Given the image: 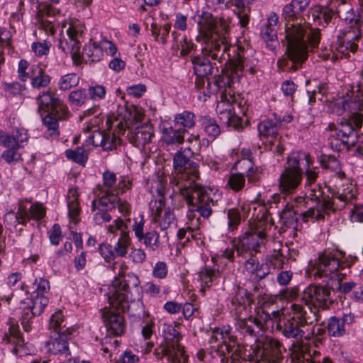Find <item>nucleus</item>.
Wrapping results in <instances>:
<instances>
[{
	"instance_id": "obj_1",
	"label": "nucleus",
	"mask_w": 363,
	"mask_h": 363,
	"mask_svg": "<svg viewBox=\"0 0 363 363\" xmlns=\"http://www.w3.org/2000/svg\"><path fill=\"white\" fill-rule=\"evenodd\" d=\"M285 39L286 51L284 55L277 60V69L279 72H295L302 67L308 59L307 43L313 47L318 46L320 33L319 29L312 28L304 21L303 23L287 24Z\"/></svg>"
},
{
	"instance_id": "obj_2",
	"label": "nucleus",
	"mask_w": 363,
	"mask_h": 363,
	"mask_svg": "<svg viewBox=\"0 0 363 363\" xmlns=\"http://www.w3.org/2000/svg\"><path fill=\"white\" fill-rule=\"evenodd\" d=\"M127 269L128 266L125 262L120 264L118 276L112 281L109 287L108 302L122 312L127 311L130 316L140 318L147 315L141 301L142 287L140 279L134 273L125 274Z\"/></svg>"
},
{
	"instance_id": "obj_3",
	"label": "nucleus",
	"mask_w": 363,
	"mask_h": 363,
	"mask_svg": "<svg viewBox=\"0 0 363 363\" xmlns=\"http://www.w3.org/2000/svg\"><path fill=\"white\" fill-rule=\"evenodd\" d=\"M320 164L324 169L334 172L325 187L333 197L337 199L336 208L343 209L352 204L357 195V185L341 170L340 161L334 156H325Z\"/></svg>"
},
{
	"instance_id": "obj_4",
	"label": "nucleus",
	"mask_w": 363,
	"mask_h": 363,
	"mask_svg": "<svg viewBox=\"0 0 363 363\" xmlns=\"http://www.w3.org/2000/svg\"><path fill=\"white\" fill-rule=\"evenodd\" d=\"M363 125V113L357 111L350 114L337 124L329 123L328 145L335 152H340L343 147L347 150L354 146L358 138V130Z\"/></svg>"
},
{
	"instance_id": "obj_5",
	"label": "nucleus",
	"mask_w": 363,
	"mask_h": 363,
	"mask_svg": "<svg viewBox=\"0 0 363 363\" xmlns=\"http://www.w3.org/2000/svg\"><path fill=\"white\" fill-rule=\"evenodd\" d=\"M292 315L277 323V329L286 338L294 339L295 342H303L306 335V328L319 320L320 315L310 308L294 303L291 306Z\"/></svg>"
},
{
	"instance_id": "obj_6",
	"label": "nucleus",
	"mask_w": 363,
	"mask_h": 363,
	"mask_svg": "<svg viewBox=\"0 0 363 363\" xmlns=\"http://www.w3.org/2000/svg\"><path fill=\"white\" fill-rule=\"evenodd\" d=\"M194 152L190 147L181 148L173 156V172L171 183L177 186L179 194L183 188L199 185V164L191 160Z\"/></svg>"
},
{
	"instance_id": "obj_7",
	"label": "nucleus",
	"mask_w": 363,
	"mask_h": 363,
	"mask_svg": "<svg viewBox=\"0 0 363 363\" xmlns=\"http://www.w3.org/2000/svg\"><path fill=\"white\" fill-rule=\"evenodd\" d=\"M230 51V46L223 40H214L208 42L202 48L201 55L191 56L194 72L196 76H208L213 74L214 67L218 69L216 62L222 63L226 60L227 53Z\"/></svg>"
},
{
	"instance_id": "obj_8",
	"label": "nucleus",
	"mask_w": 363,
	"mask_h": 363,
	"mask_svg": "<svg viewBox=\"0 0 363 363\" xmlns=\"http://www.w3.org/2000/svg\"><path fill=\"white\" fill-rule=\"evenodd\" d=\"M272 218L268 215L263 214L261 219L258 221L257 225L262 227L263 222L265 223V227L259 231H247L238 240H233V247L236 250L237 255L243 258H247L248 255H256L260 252V247L264 244V240L267 237L264 230L267 226L272 225Z\"/></svg>"
},
{
	"instance_id": "obj_9",
	"label": "nucleus",
	"mask_w": 363,
	"mask_h": 363,
	"mask_svg": "<svg viewBox=\"0 0 363 363\" xmlns=\"http://www.w3.org/2000/svg\"><path fill=\"white\" fill-rule=\"evenodd\" d=\"M238 48H233V55L227 53V62L225 67L222 69L221 74H218L214 79V84L218 89H225L221 91V94L227 91V88L231 89L235 83L238 82L243 74V68L245 67L243 57L244 50H239ZM227 96L228 93L226 91Z\"/></svg>"
},
{
	"instance_id": "obj_10",
	"label": "nucleus",
	"mask_w": 363,
	"mask_h": 363,
	"mask_svg": "<svg viewBox=\"0 0 363 363\" xmlns=\"http://www.w3.org/2000/svg\"><path fill=\"white\" fill-rule=\"evenodd\" d=\"M344 269L340 259L331 252L320 254L312 266V272L315 279H322L325 285L329 286L331 281L337 278H345V274L341 272Z\"/></svg>"
},
{
	"instance_id": "obj_11",
	"label": "nucleus",
	"mask_w": 363,
	"mask_h": 363,
	"mask_svg": "<svg viewBox=\"0 0 363 363\" xmlns=\"http://www.w3.org/2000/svg\"><path fill=\"white\" fill-rule=\"evenodd\" d=\"M179 194L191 207V212L196 211L204 218H208L212 215V207L216 205V201L206 194L201 184L194 185L190 189L184 187Z\"/></svg>"
},
{
	"instance_id": "obj_12",
	"label": "nucleus",
	"mask_w": 363,
	"mask_h": 363,
	"mask_svg": "<svg viewBox=\"0 0 363 363\" xmlns=\"http://www.w3.org/2000/svg\"><path fill=\"white\" fill-rule=\"evenodd\" d=\"M318 174L319 172L317 171V167H309L304 171L305 188L307 190L308 198L317 202L325 211L337 209L335 204L337 199L333 197L331 194L330 196L325 195L321 184L316 183Z\"/></svg>"
},
{
	"instance_id": "obj_13",
	"label": "nucleus",
	"mask_w": 363,
	"mask_h": 363,
	"mask_svg": "<svg viewBox=\"0 0 363 363\" xmlns=\"http://www.w3.org/2000/svg\"><path fill=\"white\" fill-rule=\"evenodd\" d=\"M332 291L324 281L319 284L309 285L302 294L301 301L305 305L303 307L310 308L318 314V308L325 309L333 304V301L330 296Z\"/></svg>"
},
{
	"instance_id": "obj_14",
	"label": "nucleus",
	"mask_w": 363,
	"mask_h": 363,
	"mask_svg": "<svg viewBox=\"0 0 363 363\" xmlns=\"http://www.w3.org/2000/svg\"><path fill=\"white\" fill-rule=\"evenodd\" d=\"M37 101L38 111L41 116H43L42 111L48 113H55L60 119H67L70 116V112L67 106L50 89L39 94Z\"/></svg>"
},
{
	"instance_id": "obj_15",
	"label": "nucleus",
	"mask_w": 363,
	"mask_h": 363,
	"mask_svg": "<svg viewBox=\"0 0 363 363\" xmlns=\"http://www.w3.org/2000/svg\"><path fill=\"white\" fill-rule=\"evenodd\" d=\"M84 33L79 23H72L67 30V37L59 40L58 48L66 55L69 54L73 60L80 57L81 43L79 38Z\"/></svg>"
},
{
	"instance_id": "obj_16",
	"label": "nucleus",
	"mask_w": 363,
	"mask_h": 363,
	"mask_svg": "<svg viewBox=\"0 0 363 363\" xmlns=\"http://www.w3.org/2000/svg\"><path fill=\"white\" fill-rule=\"evenodd\" d=\"M7 325L9 330L5 333L2 342L8 345L11 352L17 356L23 357L29 354L28 347L21 336L18 321L14 318H10Z\"/></svg>"
},
{
	"instance_id": "obj_17",
	"label": "nucleus",
	"mask_w": 363,
	"mask_h": 363,
	"mask_svg": "<svg viewBox=\"0 0 363 363\" xmlns=\"http://www.w3.org/2000/svg\"><path fill=\"white\" fill-rule=\"evenodd\" d=\"M102 309V318L107 331L114 336L122 335L125 330V321L121 309L112 306Z\"/></svg>"
},
{
	"instance_id": "obj_18",
	"label": "nucleus",
	"mask_w": 363,
	"mask_h": 363,
	"mask_svg": "<svg viewBox=\"0 0 363 363\" xmlns=\"http://www.w3.org/2000/svg\"><path fill=\"white\" fill-rule=\"evenodd\" d=\"M229 308L235 316L250 313L251 305L254 302L252 295L246 289L237 286L230 298Z\"/></svg>"
},
{
	"instance_id": "obj_19",
	"label": "nucleus",
	"mask_w": 363,
	"mask_h": 363,
	"mask_svg": "<svg viewBox=\"0 0 363 363\" xmlns=\"http://www.w3.org/2000/svg\"><path fill=\"white\" fill-rule=\"evenodd\" d=\"M74 332V328L68 327L65 330L54 334V336H52L51 340L46 344L48 352L50 354L62 355L65 357L70 356L69 342L71 340Z\"/></svg>"
},
{
	"instance_id": "obj_20",
	"label": "nucleus",
	"mask_w": 363,
	"mask_h": 363,
	"mask_svg": "<svg viewBox=\"0 0 363 363\" xmlns=\"http://www.w3.org/2000/svg\"><path fill=\"white\" fill-rule=\"evenodd\" d=\"M106 138L101 147L104 150L116 149L121 143L120 135L125 132V125L118 122V118L108 116L106 119Z\"/></svg>"
},
{
	"instance_id": "obj_21",
	"label": "nucleus",
	"mask_w": 363,
	"mask_h": 363,
	"mask_svg": "<svg viewBox=\"0 0 363 363\" xmlns=\"http://www.w3.org/2000/svg\"><path fill=\"white\" fill-rule=\"evenodd\" d=\"M107 229L111 233H116V231L120 232V238L114 246L113 250L118 257L125 256L131 242L127 223L124 220L118 218L113 221V224L109 225Z\"/></svg>"
},
{
	"instance_id": "obj_22",
	"label": "nucleus",
	"mask_w": 363,
	"mask_h": 363,
	"mask_svg": "<svg viewBox=\"0 0 363 363\" xmlns=\"http://www.w3.org/2000/svg\"><path fill=\"white\" fill-rule=\"evenodd\" d=\"M145 220L143 217L139 221L135 220L133 225L134 235L140 243L143 244L151 250H156L160 246V234L155 230L144 232Z\"/></svg>"
},
{
	"instance_id": "obj_23",
	"label": "nucleus",
	"mask_w": 363,
	"mask_h": 363,
	"mask_svg": "<svg viewBox=\"0 0 363 363\" xmlns=\"http://www.w3.org/2000/svg\"><path fill=\"white\" fill-rule=\"evenodd\" d=\"M313 162L309 153L304 151H296L292 152L287 157L284 167L303 177L304 171L311 167Z\"/></svg>"
},
{
	"instance_id": "obj_24",
	"label": "nucleus",
	"mask_w": 363,
	"mask_h": 363,
	"mask_svg": "<svg viewBox=\"0 0 363 363\" xmlns=\"http://www.w3.org/2000/svg\"><path fill=\"white\" fill-rule=\"evenodd\" d=\"M303 178V176L284 167L278 179L279 191L286 195L294 194L301 186Z\"/></svg>"
},
{
	"instance_id": "obj_25",
	"label": "nucleus",
	"mask_w": 363,
	"mask_h": 363,
	"mask_svg": "<svg viewBox=\"0 0 363 363\" xmlns=\"http://www.w3.org/2000/svg\"><path fill=\"white\" fill-rule=\"evenodd\" d=\"M161 331L164 337L162 343L172 348V350H175L180 359H182V357H186L184 349L180 345L182 335L176 327L171 324L164 323L161 325Z\"/></svg>"
},
{
	"instance_id": "obj_26",
	"label": "nucleus",
	"mask_w": 363,
	"mask_h": 363,
	"mask_svg": "<svg viewBox=\"0 0 363 363\" xmlns=\"http://www.w3.org/2000/svg\"><path fill=\"white\" fill-rule=\"evenodd\" d=\"M262 352V356L269 363H279L283 359L282 345L277 339L264 337L259 341Z\"/></svg>"
},
{
	"instance_id": "obj_27",
	"label": "nucleus",
	"mask_w": 363,
	"mask_h": 363,
	"mask_svg": "<svg viewBox=\"0 0 363 363\" xmlns=\"http://www.w3.org/2000/svg\"><path fill=\"white\" fill-rule=\"evenodd\" d=\"M127 130L130 143L137 147H144L154 136L153 126L149 123L136 126L134 130L131 128Z\"/></svg>"
},
{
	"instance_id": "obj_28",
	"label": "nucleus",
	"mask_w": 363,
	"mask_h": 363,
	"mask_svg": "<svg viewBox=\"0 0 363 363\" xmlns=\"http://www.w3.org/2000/svg\"><path fill=\"white\" fill-rule=\"evenodd\" d=\"M342 39L338 36L337 42V49L340 52H344L345 50H349L350 52L354 53L358 49V42L362 37V30L359 27L349 26V28L342 33Z\"/></svg>"
},
{
	"instance_id": "obj_29",
	"label": "nucleus",
	"mask_w": 363,
	"mask_h": 363,
	"mask_svg": "<svg viewBox=\"0 0 363 363\" xmlns=\"http://www.w3.org/2000/svg\"><path fill=\"white\" fill-rule=\"evenodd\" d=\"M345 108L352 110H363V82L359 81L357 84L350 86L345 94V99L343 101Z\"/></svg>"
},
{
	"instance_id": "obj_30",
	"label": "nucleus",
	"mask_w": 363,
	"mask_h": 363,
	"mask_svg": "<svg viewBox=\"0 0 363 363\" xmlns=\"http://www.w3.org/2000/svg\"><path fill=\"white\" fill-rule=\"evenodd\" d=\"M278 22V16L276 13L272 12L261 28L260 36L266 42L267 46H270L269 43H273L277 41L276 27Z\"/></svg>"
},
{
	"instance_id": "obj_31",
	"label": "nucleus",
	"mask_w": 363,
	"mask_h": 363,
	"mask_svg": "<svg viewBox=\"0 0 363 363\" xmlns=\"http://www.w3.org/2000/svg\"><path fill=\"white\" fill-rule=\"evenodd\" d=\"M198 276L202 287L201 290H203L218 283L221 272L218 269L204 266L200 268Z\"/></svg>"
},
{
	"instance_id": "obj_32",
	"label": "nucleus",
	"mask_w": 363,
	"mask_h": 363,
	"mask_svg": "<svg viewBox=\"0 0 363 363\" xmlns=\"http://www.w3.org/2000/svg\"><path fill=\"white\" fill-rule=\"evenodd\" d=\"M143 110L137 106L130 105L125 106V111L123 117H116L118 122L125 125V130L130 129L134 123L141 121L144 118Z\"/></svg>"
},
{
	"instance_id": "obj_33",
	"label": "nucleus",
	"mask_w": 363,
	"mask_h": 363,
	"mask_svg": "<svg viewBox=\"0 0 363 363\" xmlns=\"http://www.w3.org/2000/svg\"><path fill=\"white\" fill-rule=\"evenodd\" d=\"M235 328L240 333L250 337H255L259 332L255 330L256 326L252 322V315L250 313L235 316Z\"/></svg>"
},
{
	"instance_id": "obj_34",
	"label": "nucleus",
	"mask_w": 363,
	"mask_h": 363,
	"mask_svg": "<svg viewBox=\"0 0 363 363\" xmlns=\"http://www.w3.org/2000/svg\"><path fill=\"white\" fill-rule=\"evenodd\" d=\"M255 1L256 0H234L233 5L236 8L234 12L239 18V23L241 27H246L248 25L251 11L250 5Z\"/></svg>"
},
{
	"instance_id": "obj_35",
	"label": "nucleus",
	"mask_w": 363,
	"mask_h": 363,
	"mask_svg": "<svg viewBox=\"0 0 363 363\" xmlns=\"http://www.w3.org/2000/svg\"><path fill=\"white\" fill-rule=\"evenodd\" d=\"M199 33L206 38H209L216 33L217 21L211 13H203L198 21Z\"/></svg>"
},
{
	"instance_id": "obj_36",
	"label": "nucleus",
	"mask_w": 363,
	"mask_h": 363,
	"mask_svg": "<svg viewBox=\"0 0 363 363\" xmlns=\"http://www.w3.org/2000/svg\"><path fill=\"white\" fill-rule=\"evenodd\" d=\"M233 349V345L230 343L221 342L216 346L211 345L208 353L213 359L219 360L220 363H228Z\"/></svg>"
},
{
	"instance_id": "obj_37",
	"label": "nucleus",
	"mask_w": 363,
	"mask_h": 363,
	"mask_svg": "<svg viewBox=\"0 0 363 363\" xmlns=\"http://www.w3.org/2000/svg\"><path fill=\"white\" fill-rule=\"evenodd\" d=\"M199 122L205 134L210 139L214 140L220 135V127L215 118L209 116H201L199 117Z\"/></svg>"
},
{
	"instance_id": "obj_38",
	"label": "nucleus",
	"mask_w": 363,
	"mask_h": 363,
	"mask_svg": "<svg viewBox=\"0 0 363 363\" xmlns=\"http://www.w3.org/2000/svg\"><path fill=\"white\" fill-rule=\"evenodd\" d=\"M336 13L340 18L350 24V26H357L359 12H356L350 4L342 2L339 4Z\"/></svg>"
},
{
	"instance_id": "obj_39",
	"label": "nucleus",
	"mask_w": 363,
	"mask_h": 363,
	"mask_svg": "<svg viewBox=\"0 0 363 363\" xmlns=\"http://www.w3.org/2000/svg\"><path fill=\"white\" fill-rule=\"evenodd\" d=\"M78 196L79 194L77 189H71L69 190L67 195L68 213L69 218L74 224L78 223L80 220L79 214L81 209Z\"/></svg>"
},
{
	"instance_id": "obj_40",
	"label": "nucleus",
	"mask_w": 363,
	"mask_h": 363,
	"mask_svg": "<svg viewBox=\"0 0 363 363\" xmlns=\"http://www.w3.org/2000/svg\"><path fill=\"white\" fill-rule=\"evenodd\" d=\"M31 85L33 88H45L49 85L51 81L50 75L38 65H33L30 71Z\"/></svg>"
},
{
	"instance_id": "obj_41",
	"label": "nucleus",
	"mask_w": 363,
	"mask_h": 363,
	"mask_svg": "<svg viewBox=\"0 0 363 363\" xmlns=\"http://www.w3.org/2000/svg\"><path fill=\"white\" fill-rule=\"evenodd\" d=\"M222 101L218 103L217 106V113L219 117L220 121L225 125L229 123L230 119L232 117V114L235 111L234 106L230 103V99H228L226 91L222 93L221 95Z\"/></svg>"
},
{
	"instance_id": "obj_42",
	"label": "nucleus",
	"mask_w": 363,
	"mask_h": 363,
	"mask_svg": "<svg viewBox=\"0 0 363 363\" xmlns=\"http://www.w3.org/2000/svg\"><path fill=\"white\" fill-rule=\"evenodd\" d=\"M187 130L173 127L164 128L162 130V138L167 145H181L184 141V135Z\"/></svg>"
},
{
	"instance_id": "obj_43",
	"label": "nucleus",
	"mask_w": 363,
	"mask_h": 363,
	"mask_svg": "<svg viewBox=\"0 0 363 363\" xmlns=\"http://www.w3.org/2000/svg\"><path fill=\"white\" fill-rule=\"evenodd\" d=\"M153 355L157 360H161L166 357L171 363H185L186 360V357H182V359H180L175 350L172 351V348L164 343H161L155 349Z\"/></svg>"
},
{
	"instance_id": "obj_44",
	"label": "nucleus",
	"mask_w": 363,
	"mask_h": 363,
	"mask_svg": "<svg viewBox=\"0 0 363 363\" xmlns=\"http://www.w3.org/2000/svg\"><path fill=\"white\" fill-rule=\"evenodd\" d=\"M280 128V122L274 116L261 121L257 126L259 135L265 138L276 136Z\"/></svg>"
},
{
	"instance_id": "obj_45",
	"label": "nucleus",
	"mask_w": 363,
	"mask_h": 363,
	"mask_svg": "<svg viewBox=\"0 0 363 363\" xmlns=\"http://www.w3.org/2000/svg\"><path fill=\"white\" fill-rule=\"evenodd\" d=\"M28 302L21 301L23 306L29 303L31 307V317L40 315L44 311L45 308L49 303V299L45 295L33 294L31 299H28Z\"/></svg>"
},
{
	"instance_id": "obj_46",
	"label": "nucleus",
	"mask_w": 363,
	"mask_h": 363,
	"mask_svg": "<svg viewBox=\"0 0 363 363\" xmlns=\"http://www.w3.org/2000/svg\"><path fill=\"white\" fill-rule=\"evenodd\" d=\"M104 53L101 43L99 45L96 43H91L86 45L83 49L82 57L86 62H96L100 61Z\"/></svg>"
},
{
	"instance_id": "obj_47",
	"label": "nucleus",
	"mask_w": 363,
	"mask_h": 363,
	"mask_svg": "<svg viewBox=\"0 0 363 363\" xmlns=\"http://www.w3.org/2000/svg\"><path fill=\"white\" fill-rule=\"evenodd\" d=\"M175 126H181L182 129L193 128L196 125V116L189 111H184L182 113L175 114L174 117Z\"/></svg>"
},
{
	"instance_id": "obj_48",
	"label": "nucleus",
	"mask_w": 363,
	"mask_h": 363,
	"mask_svg": "<svg viewBox=\"0 0 363 363\" xmlns=\"http://www.w3.org/2000/svg\"><path fill=\"white\" fill-rule=\"evenodd\" d=\"M58 120L60 118L55 113H48L43 118V125L47 128L45 134L47 137L57 138L60 135ZM63 119H60L62 121Z\"/></svg>"
},
{
	"instance_id": "obj_49",
	"label": "nucleus",
	"mask_w": 363,
	"mask_h": 363,
	"mask_svg": "<svg viewBox=\"0 0 363 363\" xmlns=\"http://www.w3.org/2000/svg\"><path fill=\"white\" fill-rule=\"evenodd\" d=\"M307 344L303 342H294L291 344V360L294 363L306 362Z\"/></svg>"
},
{
	"instance_id": "obj_50",
	"label": "nucleus",
	"mask_w": 363,
	"mask_h": 363,
	"mask_svg": "<svg viewBox=\"0 0 363 363\" xmlns=\"http://www.w3.org/2000/svg\"><path fill=\"white\" fill-rule=\"evenodd\" d=\"M101 191L104 194L97 200V206L108 211L114 209L118 201V196L113 191Z\"/></svg>"
},
{
	"instance_id": "obj_51",
	"label": "nucleus",
	"mask_w": 363,
	"mask_h": 363,
	"mask_svg": "<svg viewBox=\"0 0 363 363\" xmlns=\"http://www.w3.org/2000/svg\"><path fill=\"white\" fill-rule=\"evenodd\" d=\"M327 330L328 335L335 337H342L346 332L345 328L343 326L340 318L336 316L330 317L328 319Z\"/></svg>"
},
{
	"instance_id": "obj_52",
	"label": "nucleus",
	"mask_w": 363,
	"mask_h": 363,
	"mask_svg": "<svg viewBox=\"0 0 363 363\" xmlns=\"http://www.w3.org/2000/svg\"><path fill=\"white\" fill-rule=\"evenodd\" d=\"M255 325L258 330V332L264 331L266 329L267 325L271 320V315L269 312L264 308H257L255 316H252Z\"/></svg>"
},
{
	"instance_id": "obj_53",
	"label": "nucleus",
	"mask_w": 363,
	"mask_h": 363,
	"mask_svg": "<svg viewBox=\"0 0 363 363\" xmlns=\"http://www.w3.org/2000/svg\"><path fill=\"white\" fill-rule=\"evenodd\" d=\"M97 200L94 199L91 202V211L95 212L94 214V220L97 225H102L105 223L109 222L112 217L108 213V210H105L97 206Z\"/></svg>"
},
{
	"instance_id": "obj_54",
	"label": "nucleus",
	"mask_w": 363,
	"mask_h": 363,
	"mask_svg": "<svg viewBox=\"0 0 363 363\" xmlns=\"http://www.w3.org/2000/svg\"><path fill=\"white\" fill-rule=\"evenodd\" d=\"M67 158L84 166L88 160V153L82 147H77L75 150H67L65 151Z\"/></svg>"
},
{
	"instance_id": "obj_55",
	"label": "nucleus",
	"mask_w": 363,
	"mask_h": 363,
	"mask_svg": "<svg viewBox=\"0 0 363 363\" xmlns=\"http://www.w3.org/2000/svg\"><path fill=\"white\" fill-rule=\"evenodd\" d=\"M48 328L50 330H52L55 334L65 330L67 327L65 323L64 315L61 311H57L51 315Z\"/></svg>"
},
{
	"instance_id": "obj_56",
	"label": "nucleus",
	"mask_w": 363,
	"mask_h": 363,
	"mask_svg": "<svg viewBox=\"0 0 363 363\" xmlns=\"http://www.w3.org/2000/svg\"><path fill=\"white\" fill-rule=\"evenodd\" d=\"M79 83V77L75 73H69L63 75L58 82V88L60 90H68L77 86Z\"/></svg>"
},
{
	"instance_id": "obj_57",
	"label": "nucleus",
	"mask_w": 363,
	"mask_h": 363,
	"mask_svg": "<svg viewBox=\"0 0 363 363\" xmlns=\"http://www.w3.org/2000/svg\"><path fill=\"white\" fill-rule=\"evenodd\" d=\"M344 278H337L336 280L331 281V284L328 286L333 292H339L340 294H346L350 292L356 286V283L354 281L345 282L342 284V280Z\"/></svg>"
},
{
	"instance_id": "obj_58",
	"label": "nucleus",
	"mask_w": 363,
	"mask_h": 363,
	"mask_svg": "<svg viewBox=\"0 0 363 363\" xmlns=\"http://www.w3.org/2000/svg\"><path fill=\"white\" fill-rule=\"evenodd\" d=\"M158 193L160 198L155 201H151L150 203L152 215L155 220H157V218H160L162 214L163 209L165 208V199L162 195V190H158Z\"/></svg>"
},
{
	"instance_id": "obj_59",
	"label": "nucleus",
	"mask_w": 363,
	"mask_h": 363,
	"mask_svg": "<svg viewBox=\"0 0 363 363\" xmlns=\"http://www.w3.org/2000/svg\"><path fill=\"white\" fill-rule=\"evenodd\" d=\"M175 220L176 218L173 210H172L170 207H167L164 208L163 215L162 214L160 218H157L156 221H158L160 229L165 230L168 229Z\"/></svg>"
},
{
	"instance_id": "obj_60",
	"label": "nucleus",
	"mask_w": 363,
	"mask_h": 363,
	"mask_svg": "<svg viewBox=\"0 0 363 363\" xmlns=\"http://www.w3.org/2000/svg\"><path fill=\"white\" fill-rule=\"evenodd\" d=\"M87 99V92L84 89H79L70 92L68 96L69 104L75 106H82Z\"/></svg>"
},
{
	"instance_id": "obj_61",
	"label": "nucleus",
	"mask_w": 363,
	"mask_h": 363,
	"mask_svg": "<svg viewBox=\"0 0 363 363\" xmlns=\"http://www.w3.org/2000/svg\"><path fill=\"white\" fill-rule=\"evenodd\" d=\"M303 13V11L298 6H295L294 3L292 1L285 5L282 10V15L284 18L288 21H294L301 18Z\"/></svg>"
},
{
	"instance_id": "obj_62",
	"label": "nucleus",
	"mask_w": 363,
	"mask_h": 363,
	"mask_svg": "<svg viewBox=\"0 0 363 363\" xmlns=\"http://www.w3.org/2000/svg\"><path fill=\"white\" fill-rule=\"evenodd\" d=\"M245 184V178L244 174L240 173H234L230 175L228 179V185L234 191H241Z\"/></svg>"
},
{
	"instance_id": "obj_63",
	"label": "nucleus",
	"mask_w": 363,
	"mask_h": 363,
	"mask_svg": "<svg viewBox=\"0 0 363 363\" xmlns=\"http://www.w3.org/2000/svg\"><path fill=\"white\" fill-rule=\"evenodd\" d=\"M4 223L7 229L11 230L12 228H16L18 224L26 226L25 220L19 217L14 211H9L4 216Z\"/></svg>"
},
{
	"instance_id": "obj_64",
	"label": "nucleus",
	"mask_w": 363,
	"mask_h": 363,
	"mask_svg": "<svg viewBox=\"0 0 363 363\" xmlns=\"http://www.w3.org/2000/svg\"><path fill=\"white\" fill-rule=\"evenodd\" d=\"M281 221L286 228H295L298 218L295 213L290 209H284L280 214Z\"/></svg>"
}]
</instances>
